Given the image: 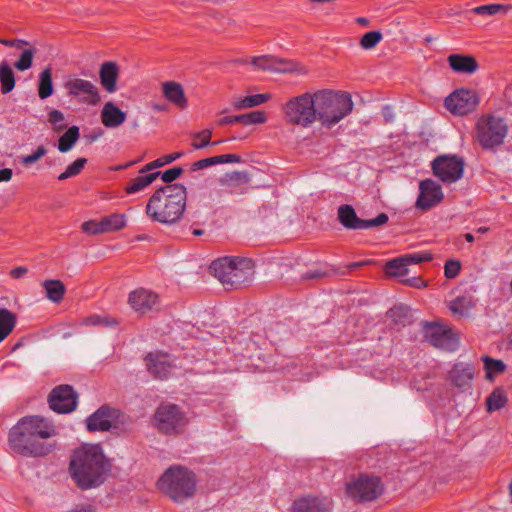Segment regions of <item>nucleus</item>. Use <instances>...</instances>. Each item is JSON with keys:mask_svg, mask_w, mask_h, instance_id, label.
Returning <instances> with one entry per match:
<instances>
[{"mask_svg": "<svg viewBox=\"0 0 512 512\" xmlns=\"http://www.w3.org/2000/svg\"><path fill=\"white\" fill-rule=\"evenodd\" d=\"M46 153L47 149L43 145H40L32 154L23 156L21 158V163L24 165H32L35 162H37L40 158L45 156Z\"/></svg>", "mask_w": 512, "mask_h": 512, "instance_id": "nucleus-52", "label": "nucleus"}, {"mask_svg": "<svg viewBox=\"0 0 512 512\" xmlns=\"http://www.w3.org/2000/svg\"><path fill=\"white\" fill-rule=\"evenodd\" d=\"M156 427L167 435L179 433L187 424V419L175 404H161L154 414Z\"/></svg>", "mask_w": 512, "mask_h": 512, "instance_id": "nucleus-9", "label": "nucleus"}, {"mask_svg": "<svg viewBox=\"0 0 512 512\" xmlns=\"http://www.w3.org/2000/svg\"><path fill=\"white\" fill-rule=\"evenodd\" d=\"M56 435L52 421L39 416H24L9 430L8 445L15 453L25 457H43L53 446L44 442Z\"/></svg>", "mask_w": 512, "mask_h": 512, "instance_id": "nucleus-1", "label": "nucleus"}, {"mask_svg": "<svg viewBox=\"0 0 512 512\" xmlns=\"http://www.w3.org/2000/svg\"><path fill=\"white\" fill-rule=\"evenodd\" d=\"M27 273V269L23 266L12 269L11 276L15 279L23 277Z\"/></svg>", "mask_w": 512, "mask_h": 512, "instance_id": "nucleus-64", "label": "nucleus"}, {"mask_svg": "<svg viewBox=\"0 0 512 512\" xmlns=\"http://www.w3.org/2000/svg\"><path fill=\"white\" fill-rule=\"evenodd\" d=\"M385 272L391 276L407 275L409 270L404 256L388 261L385 265Z\"/></svg>", "mask_w": 512, "mask_h": 512, "instance_id": "nucleus-38", "label": "nucleus"}, {"mask_svg": "<svg viewBox=\"0 0 512 512\" xmlns=\"http://www.w3.org/2000/svg\"><path fill=\"white\" fill-rule=\"evenodd\" d=\"M159 172V176L161 177L162 181L168 183V185H171L170 183L176 180L182 174L183 170L181 167H173L163 172Z\"/></svg>", "mask_w": 512, "mask_h": 512, "instance_id": "nucleus-53", "label": "nucleus"}, {"mask_svg": "<svg viewBox=\"0 0 512 512\" xmlns=\"http://www.w3.org/2000/svg\"><path fill=\"white\" fill-rule=\"evenodd\" d=\"M82 229L88 234H99L105 232L104 226L102 225V219L97 221H86L82 224Z\"/></svg>", "mask_w": 512, "mask_h": 512, "instance_id": "nucleus-54", "label": "nucleus"}, {"mask_svg": "<svg viewBox=\"0 0 512 512\" xmlns=\"http://www.w3.org/2000/svg\"><path fill=\"white\" fill-rule=\"evenodd\" d=\"M163 94L168 101L179 108L183 109L187 106V99L180 83L174 81L163 83Z\"/></svg>", "mask_w": 512, "mask_h": 512, "instance_id": "nucleus-29", "label": "nucleus"}, {"mask_svg": "<svg viewBox=\"0 0 512 512\" xmlns=\"http://www.w3.org/2000/svg\"><path fill=\"white\" fill-rule=\"evenodd\" d=\"M211 135H212V131L210 129H204L203 131L195 133L194 138H203V141H199V142L194 141L192 143V147L194 149L198 150V149L206 148L208 146H216V145H219L226 141V140H219V141L211 142Z\"/></svg>", "mask_w": 512, "mask_h": 512, "instance_id": "nucleus-44", "label": "nucleus"}, {"mask_svg": "<svg viewBox=\"0 0 512 512\" xmlns=\"http://www.w3.org/2000/svg\"><path fill=\"white\" fill-rule=\"evenodd\" d=\"M127 118L126 112L122 111L114 102H106L101 111V121L107 128H116L122 125Z\"/></svg>", "mask_w": 512, "mask_h": 512, "instance_id": "nucleus-25", "label": "nucleus"}, {"mask_svg": "<svg viewBox=\"0 0 512 512\" xmlns=\"http://www.w3.org/2000/svg\"><path fill=\"white\" fill-rule=\"evenodd\" d=\"M317 119L326 128H332L348 116L354 107L351 95L347 92L330 89L315 92Z\"/></svg>", "mask_w": 512, "mask_h": 512, "instance_id": "nucleus-5", "label": "nucleus"}, {"mask_svg": "<svg viewBox=\"0 0 512 512\" xmlns=\"http://www.w3.org/2000/svg\"><path fill=\"white\" fill-rule=\"evenodd\" d=\"M508 397L502 387L495 388L486 399V409L489 413L498 411L506 406Z\"/></svg>", "mask_w": 512, "mask_h": 512, "instance_id": "nucleus-30", "label": "nucleus"}, {"mask_svg": "<svg viewBox=\"0 0 512 512\" xmlns=\"http://www.w3.org/2000/svg\"><path fill=\"white\" fill-rule=\"evenodd\" d=\"M36 50L34 48H29L24 50L19 59L14 63V67L19 71H26L32 67V62Z\"/></svg>", "mask_w": 512, "mask_h": 512, "instance_id": "nucleus-47", "label": "nucleus"}, {"mask_svg": "<svg viewBox=\"0 0 512 512\" xmlns=\"http://www.w3.org/2000/svg\"><path fill=\"white\" fill-rule=\"evenodd\" d=\"M250 182L251 175L246 171L225 173L219 179L220 185L231 194L244 193L246 189H244L243 186H248Z\"/></svg>", "mask_w": 512, "mask_h": 512, "instance_id": "nucleus-22", "label": "nucleus"}, {"mask_svg": "<svg viewBox=\"0 0 512 512\" xmlns=\"http://www.w3.org/2000/svg\"><path fill=\"white\" fill-rule=\"evenodd\" d=\"M43 287L46 291L47 298L53 303H59L62 301L66 288L60 280H45Z\"/></svg>", "mask_w": 512, "mask_h": 512, "instance_id": "nucleus-31", "label": "nucleus"}, {"mask_svg": "<svg viewBox=\"0 0 512 512\" xmlns=\"http://www.w3.org/2000/svg\"><path fill=\"white\" fill-rule=\"evenodd\" d=\"M79 127L78 126H71L67 129V131L60 136L58 140L57 148L61 153H66L70 151L75 143L79 139Z\"/></svg>", "mask_w": 512, "mask_h": 512, "instance_id": "nucleus-34", "label": "nucleus"}, {"mask_svg": "<svg viewBox=\"0 0 512 512\" xmlns=\"http://www.w3.org/2000/svg\"><path fill=\"white\" fill-rule=\"evenodd\" d=\"M187 192L182 184L159 188L149 199L146 214L153 221L172 225L177 223L186 209Z\"/></svg>", "mask_w": 512, "mask_h": 512, "instance_id": "nucleus-3", "label": "nucleus"}, {"mask_svg": "<svg viewBox=\"0 0 512 512\" xmlns=\"http://www.w3.org/2000/svg\"><path fill=\"white\" fill-rule=\"evenodd\" d=\"M160 172H152L145 175H140L134 178L131 183L125 188L127 194H135L142 191L148 185H150L157 177Z\"/></svg>", "mask_w": 512, "mask_h": 512, "instance_id": "nucleus-36", "label": "nucleus"}, {"mask_svg": "<svg viewBox=\"0 0 512 512\" xmlns=\"http://www.w3.org/2000/svg\"><path fill=\"white\" fill-rule=\"evenodd\" d=\"M382 38L383 35L380 31H370L363 35L360 43L364 49H372L382 40Z\"/></svg>", "mask_w": 512, "mask_h": 512, "instance_id": "nucleus-48", "label": "nucleus"}, {"mask_svg": "<svg viewBox=\"0 0 512 512\" xmlns=\"http://www.w3.org/2000/svg\"><path fill=\"white\" fill-rule=\"evenodd\" d=\"M69 512H96L94 507L88 503L75 505Z\"/></svg>", "mask_w": 512, "mask_h": 512, "instance_id": "nucleus-60", "label": "nucleus"}, {"mask_svg": "<svg viewBox=\"0 0 512 512\" xmlns=\"http://www.w3.org/2000/svg\"><path fill=\"white\" fill-rule=\"evenodd\" d=\"M385 123H392L395 120V112L391 105H384L381 110Z\"/></svg>", "mask_w": 512, "mask_h": 512, "instance_id": "nucleus-57", "label": "nucleus"}, {"mask_svg": "<svg viewBox=\"0 0 512 512\" xmlns=\"http://www.w3.org/2000/svg\"><path fill=\"white\" fill-rule=\"evenodd\" d=\"M250 64L259 70L274 73H288L296 70V64L294 62L272 55L253 57L250 60Z\"/></svg>", "mask_w": 512, "mask_h": 512, "instance_id": "nucleus-18", "label": "nucleus"}, {"mask_svg": "<svg viewBox=\"0 0 512 512\" xmlns=\"http://www.w3.org/2000/svg\"><path fill=\"white\" fill-rule=\"evenodd\" d=\"M444 104L452 114L467 115L476 109L478 96L472 90L458 89L445 99Z\"/></svg>", "mask_w": 512, "mask_h": 512, "instance_id": "nucleus-16", "label": "nucleus"}, {"mask_svg": "<svg viewBox=\"0 0 512 512\" xmlns=\"http://www.w3.org/2000/svg\"><path fill=\"white\" fill-rule=\"evenodd\" d=\"M254 271L253 263L249 259L237 258L236 263L232 269V273L227 278L223 285L228 286L230 289H235L242 284L249 283L252 280Z\"/></svg>", "mask_w": 512, "mask_h": 512, "instance_id": "nucleus-20", "label": "nucleus"}, {"mask_svg": "<svg viewBox=\"0 0 512 512\" xmlns=\"http://www.w3.org/2000/svg\"><path fill=\"white\" fill-rule=\"evenodd\" d=\"M384 490L379 477L361 474L356 479L347 483V494L357 502H371L376 500Z\"/></svg>", "mask_w": 512, "mask_h": 512, "instance_id": "nucleus-8", "label": "nucleus"}, {"mask_svg": "<svg viewBox=\"0 0 512 512\" xmlns=\"http://www.w3.org/2000/svg\"><path fill=\"white\" fill-rule=\"evenodd\" d=\"M49 121L53 124V125H56L58 123H61L64 121V114L60 111V110H52L50 113H49Z\"/></svg>", "mask_w": 512, "mask_h": 512, "instance_id": "nucleus-59", "label": "nucleus"}, {"mask_svg": "<svg viewBox=\"0 0 512 512\" xmlns=\"http://www.w3.org/2000/svg\"><path fill=\"white\" fill-rule=\"evenodd\" d=\"M0 44L8 47L21 48L23 45H28V42L23 39L6 40L0 38Z\"/></svg>", "mask_w": 512, "mask_h": 512, "instance_id": "nucleus-58", "label": "nucleus"}, {"mask_svg": "<svg viewBox=\"0 0 512 512\" xmlns=\"http://www.w3.org/2000/svg\"><path fill=\"white\" fill-rule=\"evenodd\" d=\"M53 81L50 68L44 69L39 75L38 95L44 100L53 94Z\"/></svg>", "mask_w": 512, "mask_h": 512, "instance_id": "nucleus-37", "label": "nucleus"}, {"mask_svg": "<svg viewBox=\"0 0 512 512\" xmlns=\"http://www.w3.org/2000/svg\"><path fill=\"white\" fill-rule=\"evenodd\" d=\"M337 218L341 225L348 230H364L379 227L386 224L389 219L386 213H380L373 219H361L350 204H342L338 207Z\"/></svg>", "mask_w": 512, "mask_h": 512, "instance_id": "nucleus-11", "label": "nucleus"}, {"mask_svg": "<svg viewBox=\"0 0 512 512\" xmlns=\"http://www.w3.org/2000/svg\"><path fill=\"white\" fill-rule=\"evenodd\" d=\"M423 333L425 339L432 346L454 352L459 348V339L452 329L439 325L438 323L424 322Z\"/></svg>", "mask_w": 512, "mask_h": 512, "instance_id": "nucleus-12", "label": "nucleus"}, {"mask_svg": "<svg viewBox=\"0 0 512 512\" xmlns=\"http://www.w3.org/2000/svg\"><path fill=\"white\" fill-rule=\"evenodd\" d=\"M484 363V370L486 379L492 381L496 375L502 374L506 370V364L499 359H493L490 356L484 355L481 357Z\"/></svg>", "mask_w": 512, "mask_h": 512, "instance_id": "nucleus-35", "label": "nucleus"}, {"mask_svg": "<svg viewBox=\"0 0 512 512\" xmlns=\"http://www.w3.org/2000/svg\"><path fill=\"white\" fill-rule=\"evenodd\" d=\"M329 274V269L326 265H319L315 266L313 268H310L307 270L303 275L302 278L304 280H310V279H319L327 276Z\"/></svg>", "mask_w": 512, "mask_h": 512, "instance_id": "nucleus-49", "label": "nucleus"}, {"mask_svg": "<svg viewBox=\"0 0 512 512\" xmlns=\"http://www.w3.org/2000/svg\"><path fill=\"white\" fill-rule=\"evenodd\" d=\"M0 83L3 94H8L15 88V74L6 61L0 63Z\"/></svg>", "mask_w": 512, "mask_h": 512, "instance_id": "nucleus-33", "label": "nucleus"}, {"mask_svg": "<svg viewBox=\"0 0 512 512\" xmlns=\"http://www.w3.org/2000/svg\"><path fill=\"white\" fill-rule=\"evenodd\" d=\"M461 263L458 260L449 259L444 265V274L448 279H453L460 273Z\"/></svg>", "mask_w": 512, "mask_h": 512, "instance_id": "nucleus-50", "label": "nucleus"}, {"mask_svg": "<svg viewBox=\"0 0 512 512\" xmlns=\"http://www.w3.org/2000/svg\"><path fill=\"white\" fill-rule=\"evenodd\" d=\"M238 257L225 256L214 260L210 265V272L222 283L232 273V269Z\"/></svg>", "mask_w": 512, "mask_h": 512, "instance_id": "nucleus-28", "label": "nucleus"}, {"mask_svg": "<svg viewBox=\"0 0 512 512\" xmlns=\"http://www.w3.org/2000/svg\"><path fill=\"white\" fill-rule=\"evenodd\" d=\"M419 196L416 200V207L426 211L439 204L444 194L440 184L433 179H424L419 184Z\"/></svg>", "mask_w": 512, "mask_h": 512, "instance_id": "nucleus-17", "label": "nucleus"}, {"mask_svg": "<svg viewBox=\"0 0 512 512\" xmlns=\"http://www.w3.org/2000/svg\"><path fill=\"white\" fill-rule=\"evenodd\" d=\"M145 364L149 373L160 380L169 378L175 367L172 357L162 353H149L145 357Z\"/></svg>", "mask_w": 512, "mask_h": 512, "instance_id": "nucleus-19", "label": "nucleus"}, {"mask_svg": "<svg viewBox=\"0 0 512 512\" xmlns=\"http://www.w3.org/2000/svg\"><path fill=\"white\" fill-rule=\"evenodd\" d=\"M213 165H217V157H208L194 162L191 166L192 171L201 170Z\"/></svg>", "mask_w": 512, "mask_h": 512, "instance_id": "nucleus-55", "label": "nucleus"}, {"mask_svg": "<svg viewBox=\"0 0 512 512\" xmlns=\"http://www.w3.org/2000/svg\"><path fill=\"white\" fill-rule=\"evenodd\" d=\"M184 155L183 152H174L165 156H162L160 158H157L156 160L146 164L141 170L140 173L144 174L149 171H152L156 168L163 167L167 164H170L178 159H180Z\"/></svg>", "mask_w": 512, "mask_h": 512, "instance_id": "nucleus-39", "label": "nucleus"}, {"mask_svg": "<svg viewBox=\"0 0 512 512\" xmlns=\"http://www.w3.org/2000/svg\"><path fill=\"white\" fill-rule=\"evenodd\" d=\"M387 317L395 324L404 325L409 317V309L405 305H395L387 311Z\"/></svg>", "mask_w": 512, "mask_h": 512, "instance_id": "nucleus-42", "label": "nucleus"}, {"mask_svg": "<svg viewBox=\"0 0 512 512\" xmlns=\"http://www.w3.org/2000/svg\"><path fill=\"white\" fill-rule=\"evenodd\" d=\"M120 416V410L102 405L85 419L86 429L89 432L110 431Z\"/></svg>", "mask_w": 512, "mask_h": 512, "instance_id": "nucleus-15", "label": "nucleus"}, {"mask_svg": "<svg viewBox=\"0 0 512 512\" xmlns=\"http://www.w3.org/2000/svg\"><path fill=\"white\" fill-rule=\"evenodd\" d=\"M86 163H87L86 158H83V157L77 158L73 163H71L70 165L67 166V168L65 169L64 172L59 174L58 180L64 181L68 178L77 176L78 174H80V172L82 171V169L84 168Z\"/></svg>", "mask_w": 512, "mask_h": 512, "instance_id": "nucleus-43", "label": "nucleus"}, {"mask_svg": "<svg viewBox=\"0 0 512 512\" xmlns=\"http://www.w3.org/2000/svg\"><path fill=\"white\" fill-rule=\"evenodd\" d=\"M448 62L451 69L457 73L472 74L478 69L477 61L469 55L451 54Z\"/></svg>", "mask_w": 512, "mask_h": 512, "instance_id": "nucleus-27", "label": "nucleus"}, {"mask_svg": "<svg viewBox=\"0 0 512 512\" xmlns=\"http://www.w3.org/2000/svg\"><path fill=\"white\" fill-rule=\"evenodd\" d=\"M239 123L243 125L262 124L267 121L265 112L256 110L238 115Z\"/></svg>", "mask_w": 512, "mask_h": 512, "instance_id": "nucleus-45", "label": "nucleus"}, {"mask_svg": "<svg viewBox=\"0 0 512 512\" xmlns=\"http://www.w3.org/2000/svg\"><path fill=\"white\" fill-rule=\"evenodd\" d=\"M233 123H239L238 115L225 116L219 120V125H221V126H225V125H229V124H233Z\"/></svg>", "mask_w": 512, "mask_h": 512, "instance_id": "nucleus-61", "label": "nucleus"}, {"mask_svg": "<svg viewBox=\"0 0 512 512\" xmlns=\"http://www.w3.org/2000/svg\"><path fill=\"white\" fill-rule=\"evenodd\" d=\"M465 162L457 155H440L431 164L433 174L443 183L451 184L462 178Z\"/></svg>", "mask_w": 512, "mask_h": 512, "instance_id": "nucleus-10", "label": "nucleus"}, {"mask_svg": "<svg viewBox=\"0 0 512 512\" xmlns=\"http://www.w3.org/2000/svg\"><path fill=\"white\" fill-rule=\"evenodd\" d=\"M475 375V366L473 363L458 362L455 363L450 371L452 383L459 388L469 387Z\"/></svg>", "mask_w": 512, "mask_h": 512, "instance_id": "nucleus-23", "label": "nucleus"}, {"mask_svg": "<svg viewBox=\"0 0 512 512\" xmlns=\"http://www.w3.org/2000/svg\"><path fill=\"white\" fill-rule=\"evenodd\" d=\"M157 487L174 503H184L194 497L197 477L192 470L180 465H173L160 476Z\"/></svg>", "mask_w": 512, "mask_h": 512, "instance_id": "nucleus-4", "label": "nucleus"}, {"mask_svg": "<svg viewBox=\"0 0 512 512\" xmlns=\"http://www.w3.org/2000/svg\"><path fill=\"white\" fill-rule=\"evenodd\" d=\"M509 9V6L498 3H490L472 8V11L478 15L490 16L497 13H505Z\"/></svg>", "mask_w": 512, "mask_h": 512, "instance_id": "nucleus-46", "label": "nucleus"}, {"mask_svg": "<svg viewBox=\"0 0 512 512\" xmlns=\"http://www.w3.org/2000/svg\"><path fill=\"white\" fill-rule=\"evenodd\" d=\"M216 157H217V164L241 162V157L236 154L217 155Z\"/></svg>", "mask_w": 512, "mask_h": 512, "instance_id": "nucleus-56", "label": "nucleus"}, {"mask_svg": "<svg viewBox=\"0 0 512 512\" xmlns=\"http://www.w3.org/2000/svg\"><path fill=\"white\" fill-rule=\"evenodd\" d=\"M13 176V171L10 168L0 169V182H8Z\"/></svg>", "mask_w": 512, "mask_h": 512, "instance_id": "nucleus-62", "label": "nucleus"}, {"mask_svg": "<svg viewBox=\"0 0 512 512\" xmlns=\"http://www.w3.org/2000/svg\"><path fill=\"white\" fill-rule=\"evenodd\" d=\"M315 92L303 93L288 100L283 107L287 121L304 128L311 126L317 119Z\"/></svg>", "mask_w": 512, "mask_h": 512, "instance_id": "nucleus-6", "label": "nucleus"}, {"mask_svg": "<svg viewBox=\"0 0 512 512\" xmlns=\"http://www.w3.org/2000/svg\"><path fill=\"white\" fill-rule=\"evenodd\" d=\"M128 302L133 310L146 313L158 303V295L150 290L140 288L129 294Z\"/></svg>", "mask_w": 512, "mask_h": 512, "instance_id": "nucleus-21", "label": "nucleus"}, {"mask_svg": "<svg viewBox=\"0 0 512 512\" xmlns=\"http://www.w3.org/2000/svg\"><path fill=\"white\" fill-rule=\"evenodd\" d=\"M87 325L97 326L102 324V317L99 315H92L85 319Z\"/></svg>", "mask_w": 512, "mask_h": 512, "instance_id": "nucleus-63", "label": "nucleus"}, {"mask_svg": "<svg viewBox=\"0 0 512 512\" xmlns=\"http://www.w3.org/2000/svg\"><path fill=\"white\" fill-rule=\"evenodd\" d=\"M508 134L505 120L496 115L482 117L476 124V140L484 150L495 151Z\"/></svg>", "mask_w": 512, "mask_h": 512, "instance_id": "nucleus-7", "label": "nucleus"}, {"mask_svg": "<svg viewBox=\"0 0 512 512\" xmlns=\"http://www.w3.org/2000/svg\"><path fill=\"white\" fill-rule=\"evenodd\" d=\"M119 75V67L113 61H106L101 64L99 69V78L102 87L109 93L117 90V79Z\"/></svg>", "mask_w": 512, "mask_h": 512, "instance_id": "nucleus-26", "label": "nucleus"}, {"mask_svg": "<svg viewBox=\"0 0 512 512\" xmlns=\"http://www.w3.org/2000/svg\"><path fill=\"white\" fill-rule=\"evenodd\" d=\"M63 85L67 96L76 98L82 103L95 105L100 100L99 90L91 81L76 76H69Z\"/></svg>", "mask_w": 512, "mask_h": 512, "instance_id": "nucleus-13", "label": "nucleus"}, {"mask_svg": "<svg viewBox=\"0 0 512 512\" xmlns=\"http://www.w3.org/2000/svg\"><path fill=\"white\" fill-rule=\"evenodd\" d=\"M404 258L408 264H418L432 260V255L428 252H413L404 255Z\"/></svg>", "mask_w": 512, "mask_h": 512, "instance_id": "nucleus-51", "label": "nucleus"}, {"mask_svg": "<svg viewBox=\"0 0 512 512\" xmlns=\"http://www.w3.org/2000/svg\"><path fill=\"white\" fill-rule=\"evenodd\" d=\"M270 97L268 93L249 95L235 102L234 106L237 109L252 108L267 102Z\"/></svg>", "mask_w": 512, "mask_h": 512, "instance_id": "nucleus-40", "label": "nucleus"}, {"mask_svg": "<svg viewBox=\"0 0 512 512\" xmlns=\"http://www.w3.org/2000/svg\"><path fill=\"white\" fill-rule=\"evenodd\" d=\"M109 470L110 465L102 447L97 444H85L76 449L69 463L70 475L81 490L102 485Z\"/></svg>", "mask_w": 512, "mask_h": 512, "instance_id": "nucleus-2", "label": "nucleus"}, {"mask_svg": "<svg viewBox=\"0 0 512 512\" xmlns=\"http://www.w3.org/2000/svg\"><path fill=\"white\" fill-rule=\"evenodd\" d=\"M292 512H329V508L324 499L312 496L304 495L297 498L291 507Z\"/></svg>", "mask_w": 512, "mask_h": 512, "instance_id": "nucleus-24", "label": "nucleus"}, {"mask_svg": "<svg viewBox=\"0 0 512 512\" xmlns=\"http://www.w3.org/2000/svg\"><path fill=\"white\" fill-rule=\"evenodd\" d=\"M102 225L105 232L118 231L126 225V217L124 214H110L102 218Z\"/></svg>", "mask_w": 512, "mask_h": 512, "instance_id": "nucleus-41", "label": "nucleus"}, {"mask_svg": "<svg viewBox=\"0 0 512 512\" xmlns=\"http://www.w3.org/2000/svg\"><path fill=\"white\" fill-rule=\"evenodd\" d=\"M15 325V314L7 308H0V343L12 332Z\"/></svg>", "mask_w": 512, "mask_h": 512, "instance_id": "nucleus-32", "label": "nucleus"}, {"mask_svg": "<svg viewBox=\"0 0 512 512\" xmlns=\"http://www.w3.org/2000/svg\"><path fill=\"white\" fill-rule=\"evenodd\" d=\"M78 395L70 385H59L52 389L48 396V404L52 411L67 414L77 407Z\"/></svg>", "mask_w": 512, "mask_h": 512, "instance_id": "nucleus-14", "label": "nucleus"}]
</instances>
